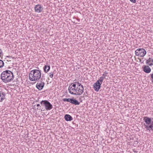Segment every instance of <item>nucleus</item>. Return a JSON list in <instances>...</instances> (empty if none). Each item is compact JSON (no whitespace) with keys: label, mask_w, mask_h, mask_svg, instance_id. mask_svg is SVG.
I'll list each match as a JSON object with an SVG mask.
<instances>
[{"label":"nucleus","mask_w":153,"mask_h":153,"mask_svg":"<svg viewBox=\"0 0 153 153\" xmlns=\"http://www.w3.org/2000/svg\"><path fill=\"white\" fill-rule=\"evenodd\" d=\"M1 78L3 82L7 83L13 80L14 78L13 73L10 71H3L1 75Z\"/></svg>","instance_id":"nucleus-1"},{"label":"nucleus","mask_w":153,"mask_h":153,"mask_svg":"<svg viewBox=\"0 0 153 153\" xmlns=\"http://www.w3.org/2000/svg\"><path fill=\"white\" fill-rule=\"evenodd\" d=\"M41 70L37 69L30 71L29 76L30 80L31 81L39 80L41 76Z\"/></svg>","instance_id":"nucleus-2"},{"label":"nucleus","mask_w":153,"mask_h":153,"mask_svg":"<svg viewBox=\"0 0 153 153\" xmlns=\"http://www.w3.org/2000/svg\"><path fill=\"white\" fill-rule=\"evenodd\" d=\"M143 120L146 123L144 124L145 128L147 130H153V120L152 121L151 118L146 117H143Z\"/></svg>","instance_id":"nucleus-3"},{"label":"nucleus","mask_w":153,"mask_h":153,"mask_svg":"<svg viewBox=\"0 0 153 153\" xmlns=\"http://www.w3.org/2000/svg\"><path fill=\"white\" fill-rule=\"evenodd\" d=\"M40 104L42 105L45 106L47 111L50 110L53 108V105L48 100H42L40 102Z\"/></svg>","instance_id":"nucleus-4"},{"label":"nucleus","mask_w":153,"mask_h":153,"mask_svg":"<svg viewBox=\"0 0 153 153\" xmlns=\"http://www.w3.org/2000/svg\"><path fill=\"white\" fill-rule=\"evenodd\" d=\"M136 56L140 57H143L146 54V51L143 48H139L137 49L135 52Z\"/></svg>","instance_id":"nucleus-5"},{"label":"nucleus","mask_w":153,"mask_h":153,"mask_svg":"<svg viewBox=\"0 0 153 153\" xmlns=\"http://www.w3.org/2000/svg\"><path fill=\"white\" fill-rule=\"evenodd\" d=\"M40 82H38L36 85V88L39 90H41L43 88L45 83L44 82H42V79H41Z\"/></svg>","instance_id":"nucleus-6"},{"label":"nucleus","mask_w":153,"mask_h":153,"mask_svg":"<svg viewBox=\"0 0 153 153\" xmlns=\"http://www.w3.org/2000/svg\"><path fill=\"white\" fill-rule=\"evenodd\" d=\"M101 83L97 81L94 85V90L97 91H99L101 87Z\"/></svg>","instance_id":"nucleus-7"},{"label":"nucleus","mask_w":153,"mask_h":153,"mask_svg":"<svg viewBox=\"0 0 153 153\" xmlns=\"http://www.w3.org/2000/svg\"><path fill=\"white\" fill-rule=\"evenodd\" d=\"M43 9L42 6L40 4L36 5L34 7L35 11L37 13H40L42 12Z\"/></svg>","instance_id":"nucleus-8"},{"label":"nucleus","mask_w":153,"mask_h":153,"mask_svg":"<svg viewBox=\"0 0 153 153\" xmlns=\"http://www.w3.org/2000/svg\"><path fill=\"white\" fill-rule=\"evenodd\" d=\"M70 88H71L68 89L69 93L71 94L76 95L77 91V87L74 88H72V87Z\"/></svg>","instance_id":"nucleus-9"},{"label":"nucleus","mask_w":153,"mask_h":153,"mask_svg":"<svg viewBox=\"0 0 153 153\" xmlns=\"http://www.w3.org/2000/svg\"><path fill=\"white\" fill-rule=\"evenodd\" d=\"M143 71L146 73H149L151 71V69L148 65H144L143 67Z\"/></svg>","instance_id":"nucleus-10"},{"label":"nucleus","mask_w":153,"mask_h":153,"mask_svg":"<svg viewBox=\"0 0 153 153\" xmlns=\"http://www.w3.org/2000/svg\"><path fill=\"white\" fill-rule=\"evenodd\" d=\"M77 91L76 94V95H81L83 92L84 91V87H77Z\"/></svg>","instance_id":"nucleus-11"},{"label":"nucleus","mask_w":153,"mask_h":153,"mask_svg":"<svg viewBox=\"0 0 153 153\" xmlns=\"http://www.w3.org/2000/svg\"><path fill=\"white\" fill-rule=\"evenodd\" d=\"M146 65H149L150 66L153 65V59L149 58L146 61Z\"/></svg>","instance_id":"nucleus-12"},{"label":"nucleus","mask_w":153,"mask_h":153,"mask_svg":"<svg viewBox=\"0 0 153 153\" xmlns=\"http://www.w3.org/2000/svg\"><path fill=\"white\" fill-rule=\"evenodd\" d=\"M5 94L2 91H0V102H2L5 98Z\"/></svg>","instance_id":"nucleus-13"},{"label":"nucleus","mask_w":153,"mask_h":153,"mask_svg":"<svg viewBox=\"0 0 153 153\" xmlns=\"http://www.w3.org/2000/svg\"><path fill=\"white\" fill-rule=\"evenodd\" d=\"M64 118L66 121H71L73 119L72 117L69 114H66L65 115Z\"/></svg>","instance_id":"nucleus-14"},{"label":"nucleus","mask_w":153,"mask_h":153,"mask_svg":"<svg viewBox=\"0 0 153 153\" xmlns=\"http://www.w3.org/2000/svg\"><path fill=\"white\" fill-rule=\"evenodd\" d=\"M70 103L75 105H78L80 104V103L77 100L73 98L71 99Z\"/></svg>","instance_id":"nucleus-15"},{"label":"nucleus","mask_w":153,"mask_h":153,"mask_svg":"<svg viewBox=\"0 0 153 153\" xmlns=\"http://www.w3.org/2000/svg\"><path fill=\"white\" fill-rule=\"evenodd\" d=\"M50 68V65H45L43 68V70L44 72L47 73L49 71Z\"/></svg>","instance_id":"nucleus-16"},{"label":"nucleus","mask_w":153,"mask_h":153,"mask_svg":"<svg viewBox=\"0 0 153 153\" xmlns=\"http://www.w3.org/2000/svg\"><path fill=\"white\" fill-rule=\"evenodd\" d=\"M76 84H71L69 86L68 89H71V88H70V87H72V88H76Z\"/></svg>","instance_id":"nucleus-17"},{"label":"nucleus","mask_w":153,"mask_h":153,"mask_svg":"<svg viewBox=\"0 0 153 153\" xmlns=\"http://www.w3.org/2000/svg\"><path fill=\"white\" fill-rule=\"evenodd\" d=\"M71 98H64L62 99V101L64 102H70Z\"/></svg>","instance_id":"nucleus-18"},{"label":"nucleus","mask_w":153,"mask_h":153,"mask_svg":"<svg viewBox=\"0 0 153 153\" xmlns=\"http://www.w3.org/2000/svg\"><path fill=\"white\" fill-rule=\"evenodd\" d=\"M4 63L3 61L0 59V68H2L4 66Z\"/></svg>","instance_id":"nucleus-19"},{"label":"nucleus","mask_w":153,"mask_h":153,"mask_svg":"<svg viewBox=\"0 0 153 153\" xmlns=\"http://www.w3.org/2000/svg\"><path fill=\"white\" fill-rule=\"evenodd\" d=\"M105 78H104L103 76H101L100 77V79L99 80H98L97 81H99V82H100V83H101V84H102V82H103V81L104 79Z\"/></svg>","instance_id":"nucleus-20"},{"label":"nucleus","mask_w":153,"mask_h":153,"mask_svg":"<svg viewBox=\"0 0 153 153\" xmlns=\"http://www.w3.org/2000/svg\"><path fill=\"white\" fill-rule=\"evenodd\" d=\"M108 74V72L106 71H105L104 72V73L102 74V76L104 78H105V76H106Z\"/></svg>","instance_id":"nucleus-21"},{"label":"nucleus","mask_w":153,"mask_h":153,"mask_svg":"<svg viewBox=\"0 0 153 153\" xmlns=\"http://www.w3.org/2000/svg\"><path fill=\"white\" fill-rule=\"evenodd\" d=\"M76 83L77 84V86L76 87H83V86L81 85V84L79 82H76Z\"/></svg>","instance_id":"nucleus-22"},{"label":"nucleus","mask_w":153,"mask_h":153,"mask_svg":"<svg viewBox=\"0 0 153 153\" xmlns=\"http://www.w3.org/2000/svg\"><path fill=\"white\" fill-rule=\"evenodd\" d=\"M49 76L51 78H52L53 77V72H51L50 73H49Z\"/></svg>","instance_id":"nucleus-23"},{"label":"nucleus","mask_w":153,"mask_h":153,"mask_svg":"<svg viewBox=\"0 0 153 153\" xmlns=\"http://www.w3.org/2000/svg\"><path fill=\"white\" fill-rule=\"evenodd\" d=\"M3 54L2 51L1 49H0V57Z\"/></svg>","instance_id":"nucleus-24"},{"label":"nucleus","mask_w":153,"mask_h":153,"mask_svg":"<svg viewBox=\"0 0 153 153\" xmlns=\"http://www.w3.org/2000/svg\"><path fill=\"white\" fill-rule=\"evenodd\" d=\"M150 75L152 79V82H153V73L152 74H151Z\"/></svg>","instance_id":"nucleus-25"},{"label":"nucleus","mask_w":153,"mask_h":153,"mask_svg":"<svg viewBox=\"0 0 153 153\" xmlns=\"http://www.w3.org/2000/svg\"><path fill=\"white\" fill-rule=\"evenodd\" d=\"M131 2H132L134 3H135L136 2V0H129Z\"/></svg>","instance_id":"nucleus-26"},{"label":"nucleus","mask_w":153,"mask_h":153,"mask_svg":"<svg viewBox=\"0 0 153 153\" xmlns=\"http://www.w3.org/2000/svg\"><path fill=\"white\" fill-rule=\"evenodd\" d=\"M37 106L38 107H38L39 106L40 107V105L39 104H37Z\"/></svg>","instance_id":"nucleus-27"},{"label":"nucleus","mask_w":153,"mask_h":153,"mask_svg":"<svg viewBox=\"0 0 153 153\" xmlns=\"http://www.w3.org/2000/svg\"><path fill=\"white\" fill-rule=\"evenodd\" d=\"M34 108H35L36 109H38V108H36V105H34Z\"/></svg>","instance_id":"nucleus-28"},{"label":"nucleus","mask_w":153,"mask_h":153,"mask_svg":"<svg viewBox=\"0 0 153 153\" xmlns=\"http://www.w3.org/2000/svg\"><path fill=\"white\" fill-rule=\"evenodd\" d=\"M7 57H8V58H11V57H12V56H7Z\"/></svg>","instance_id":"nucleus-29"},{"label":"nucleus","mask_w":153,"mask_h":153,"mask_svg":"<svg viewBox=\"0 0 153 153\" xmlns=\"http://www.w3.org/2000/svg\"><path fill=\"white\" fill-rule=\"evenodd\" d=\"M87 93V91H85V93H84V95H85V94H86Z\"/></svg>","instance_id":"nucleus-30"}]
</instances>
